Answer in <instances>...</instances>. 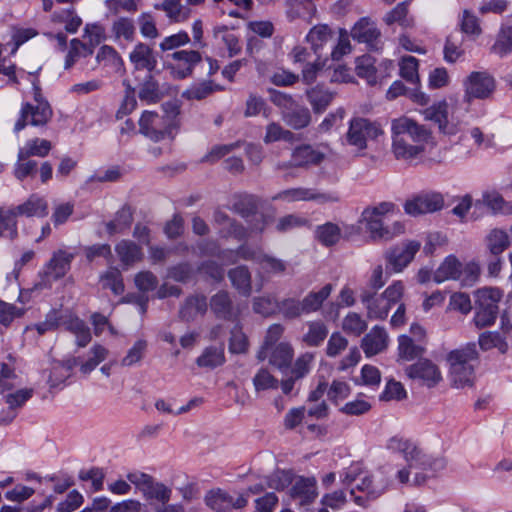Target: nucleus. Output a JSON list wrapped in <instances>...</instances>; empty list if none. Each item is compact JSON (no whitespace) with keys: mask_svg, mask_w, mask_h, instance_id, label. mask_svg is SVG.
I'll use <instances>...</instances> for the list:
<instances>
[{"mask_svg":"<svg viewBox=\"0 0 512 512\" xmlns=\"http://www.w3.org/2000/svg\"><path fill=\"white\" fill-rule=\"evenodd\" d=\"M388 341L389 337L385 328L376 325L363 337L361 348L367 357H371L384 351L388 346Z\"/></svg>","mask_w":512,"mask_h":512,"instance_id":"obj_23","label":"nucleus"},{"mask_svg":"<svg viewBox=\"0 0 512 512\" xmlns=\"http://www.w3.org/2000/svg\"><path fill=\"white\" fill-rule=\"evenodd\" d=\"M444 206V199L440 193L437 192H424L416 195L410 200H407L404 205L405 212L409 215H420L432 213L442 209Z\"/></svg>","mask_w":512,"mask_h":512,"instance_id":"obj_16","label":"nucleus"},{"mask_svg":"<svg viewBox=\"0 0 512 512\" xmlns=\"http://www.w3.org/2000/svg\"><path fill=\"white\" fill-rule=\"evenodd\" d=\"M268 358L269 364L278 368L280 371L290 367L294 350L289 343L281 342L277 345L269 347L263 354Z\"/></svg>","mask_w":512,"mask_h":512,"instance_id":"obj_26","label":"nucleus"},{"mask_svg":"<svg viewBox=\"0 0 512 512\" xmlns=\"http://www.w3.org/2000/svg\"><path fill=\"white\" fill-rule=\"evenodd\" d=\"M478 359L476 344L453 350L448 354L452 383L456 388L471 386L474 381V363Z\"/></svg>","mask_w":512,"mask_h":512,"instance_id":"obj_3","label":"nucleus"},{"mask_svg":"<svg viewBox=\"0 0 512 512\" xmlns=\"http://www.w3.org/2000/svg\"><path fill=\"white\" fill-rule=\"evenodd\" d=\"M315 238L326 247L336 245L341 238V229L335 223L326 222L316 227Z\"/></svg>","mask_w":512,"mask_h":512,"instance_id":"obj_40","label":"nucleus"},{"mask_svg":"<svg viewBox=\"0 0 512 512\" xmlns=\"http://www.w3.org/2000/svg\"><path fill=\"white\" fill-rule=\"evenodd\" d=\"M332 290V285L326 284L317 292H309L302 300H300L303 315H308L320 310L324 301L330 296Z\"/></svg>","mask_w":512,"mask_h":512,"instance_id":"obj_29","label":"nucleus"},{"mask_svg":"<svg viewBox=\"0 0 512 512\" xmlns=\"http://www.w3.org/2000/svg\"><path fill=\"white\" fill-rule=\"evenodd\" d=\"M205 503L215 512H228L231 496L221 489H213L206 494Z\"/></svg>","mask_w":512,"mask_h":512,"instance_id":"obj_45","label":"nucleus"},{"mask_svg":"<svg viewBox=\"0 0 512 512\" xmlns=\"http://www.w3.org/2000/svg\"><path fill=\"white\" fill-rule=\"evenodd\" d=\"M398 343L399 356L406 361L413 360L414 358L421 356L424 352V348L415 344L409 336H400L398 338Z\"/></svg>","mask_w":512,"mask_h":512,"instance_id":"obj_53","label":"nucleus"},{"mask_svg":"<svg viewBox=\"0 0 512 512\" xmlns=\"http://www.w3.org/2000/svg\"><path fill=\"white\" fill-rule=\"evenodd\" d=\"M219 235L224 239L234 238L238 241H244L247 240L249 233L243 224L233 219L227 226L220 227Z\"/></svg>","mask_w":512,"mask_h":512,"instance_id":"obj_62","label":"nucleus"},{"mask_svg":"<svg viewBox=\"0 0 512 512\" xmlns=\"http://www.w3.org/2000/svg\"><path fill=\"white\" fill-rule=\"evenodd\" d=\"M75 254L59 249L52 254L51 259L44 266L42 277L45 284H50L63 278L70 270Z\"/></svg>","mask_w":512,"mask_h":512,"instance_id":"obj_15","label":"nucleus"},{"mask_svg":"<svg viewBox=\"0 0 512 512\" xmlns=\"http://www.w3.org/2000/svg\"><path fill=\"white\" fill-rule=\"evenodd\" d=\"M277 313L289 320L300 318L303 315L300 300L288 297L278 301Z\"/></svg>","mask_w":512,"mask_h":512,"instance_id":"obj_57","label":"nucleus"},{"mask_svg":"<svg viewBox=\"0 0 512 512\" xmlns=\"http://www.w3.org/2000/svg\"><path fill=\"white\" fill-rule=\"evenodd\" d=\"M388 448L401 453L409 468L426 470L432 466L430 458L410 440L393 437L388 442Z\"/></svg>","mask_w":512,"mask_h":512,"instance_id":"obj_12","label":"nucleus"},{"mask_svg":"<svg viewBox=\"0 0 512 512\" xmlns=\"http://www.w3.org/2000/svg\"><path fill=\"white\" fill-rule=\"evenodd\" d=\"M139 98L147 103H156L160 99L158 82L149 73L139 88Z\"/></svg>","mask_w":512,"mask_h":512,"instance_id":"obj_52","label":"nucleus"},{"mask_svg":"<svg viewBox=\"0 0 512 512\" xmlns=\"http://www.w3.org/2000/svg\"><path fill=\"white\" fill-rule=\"evenodd\" d=\"M342 329L346 333L360 336L367 329V323L358 313L350 312L343 319Z\"/></svg>","mask_w":512,"mask_h":512,"instance_id":"obj_60","label":"nucleus"},{"mask_svg":"<svg viewBox=\"0 0 512 512\" xmlns=\"http://www.w3.org/2000/svg\"><path fill=\"white\" fill-rule=\"evenodd\" d=\"M96 66L102 65L108 68L110 72L116 74H123L125 72L124 61L117 50L109 45L100 47L96 54Z\"/></svg>","mask_w":512,"mask_h":512,"instance_id":"obj_27","label":"nucleus"},{"mask_svg":"<svg viewBox=\"0 0 512 512\" xmlns=\"http://www.w3.org/2000/svg\"><path fill=\"white\" fill-rule=\"evenodd\" d=\"M312 50L321 59L323 50L334 42V33L328 25L320 24L312 27L306 36Z\"/></svg>","mask_w":512,"mask_h":512,"instance_id":"obj_24","label":"nucleus"},{"mask_svg":"<svg viewBox=\"0 0 512 512\" xmlns=\"http://www.w3.org/2000/svg\"><path fill=\"white\" fill-rule=\"evenodd\" d=\"M482 202L491 211L496 213L512 214V202H505L498 192H486L483 194Z\"/></svg>","mask_w":512,"mask_h":512,"instance_id":"obj_48","label":"nucleus"},{"mask_svg":"<svg viewBox=\"0 0 512 512\" xmlns=\"http://www.w3.org/2000/svg\"><path fill=\"white\" fill-rule=\"evenodd\" d=\"M17 237V221L12 208H0V238L9 239L12 241Z\"/></svg>","mask_w":512,"mask_h":512,"instance_id":"obj_43","label":"nucleus"},{"mask_svg":"<svg viewBox=\"0 0 512 512\" xmlns=\"http://www.w3.org/2000/svg\"><path fill=\"white\" fill-rule=\"evenodd\" d=\"M172 62L168 64L173 78L185 79L192 75L194 68L202 61V56L197 50H176L167 55Z\"/></svg>","mask_w":512,"mask_h":512,"instance_id":"obj_10","label":"nucleus"},{"mask_svg":"<svg viewBox=\"0 0 512 512\" xmlns=\"http://www.w3.org/2000/svg\"><path fill=\"white\" fill-rule=\"evenodd\" d=\"M281 117L287 126L295 130L306 128L311 122L309 109L297 103L286 110H282Z\"/></svg>","mask_w":512,"mask_h":512,"instance_id":"obj_28","label":"nucleus"},{"mask_svg":"<svg viewBox=\"0 0 512 512\" xmlns=\"http://www.w3.org/2000/svg\"><path fill=\"white\" fill-rule=\"evenodd\" d=\"M324 154L314 149L309 144H301L295 147L289 161H280L276 164L277 170H289L291 168H308L320 164Z\"/></svg>","mask_w":512,"mask_h":512,"instance_id":"obj_13","label":"nucleus"},{"mask_svg":"<svg viewBox=\"0 0 512 512\" xmlns=\"http://www.w3.org/2000/svg\"><path fill=\"white\" fill-rule=\"evenodd\" d=\"M315 486V478L299 477L291 487L290 494L294 498H302L303 502H310L316 497Z\"/></svg>","mask_w":512,"mask_h":512,"instance_id":"obj_42","label":"nucleus"},{"mask_svg":"<svg viewBox=\"0 0 512 512\" xmlns=\"http://www.w3.org/2000/svg\"><path fill=\"white\" fill-rule=\"evenodd\" d=\"M78 359L71 358L63 363H58L52 369V372L49 376V383L52 387H56L60 383L64 382L66 378H68L71 374L72 369L77 365Z\"/></svg>","mask_w":512,"mask_h":512,"instance_id":"obj_51","label":"nucleus"},{"mask_svg":"<svg viewBox=\"0 0 512 512\" xmlns=\"http://www.w3.org/2000/svg\"><path fill=\"white\" fill-rule=\"evenodd\" d=\"M491 52L503 58L512 52V26H502Z\"/></svg>","mask_w":512,"mask_h":512,"instance_id":"obj_44","label":"nucleus"},{"mask_svg":"<svg viewBox=\"0 0 512 512\" xmlns=\"http://www.w3.org/2000/svg\"><path fill=\"white\" fill-rule=\"evenodd\" d=\"M115 251L118 254L121 262L126 266L140 261L143 257L141 247L130 240L120 241L116 245Z\"/></svg>","mask_w":512,"mask_h":512,"instance_id":"obj_37","label":"nucleus"},{"mask_svg":"<svg viewBox=\"0 0 512 512\" xmlns=\"http://www.w3.org/2000/svg\"><path fill=\"white\" fill-rule=\"evenodd\" d=\"M210 308L215 316L226 321H236L239 309L234 306L227 291H218L210 299Z\"/></svg>","mask_w":512,"mask_h":512,"instance_id":"obj_20","label":"nucleus"},{"mask_svg":"<svg viewBox=\"0 0 512 512\" xmlns=\"http://www.w3.org/2000/svg\"><path fill=\"white\" fill-rule=\"evenodd\" d=\"M461 276V262L455 256H448L434 272L433 279L436 283L447 280H458Z\"/></svg>","mask_w":512,"mask_h":512,"instance_id":"obj_33","label":"nucleus"},{"mask_svg":"<svg viewBox=\"0 0 512 512\" xmlns=\"http://www.w3.org/2000/svg\"><path fill=\"white\" fill-rule=\"evenodd\" d=\"M383 133L379 124L366 118L356 117L350 120L346 141L358 150L367 148V141L376 139Z\"/></svg>","mask_w":512,"mask_h":512,"instance_id":"obj_8","label":"nucleus"},{"mask_svg":"<svg viewBox=\"0 0 512 512\" xmlns=\"http://www.w3.org/2000/svg\"><path fill=\"white\" fill-rule=\"evenodd\" d=\"M329 333L327 325L321 320L307 322V332L302 341L309 347H319Z\"/></svg>","mask_w":512,"mask_h":512,"instance_id":"obj_34","label":"nucleus"},{"mask_svg":"<svg viewBox=\"0 0 512 512\" xmlns=\"http://www.w3.org/2000/svg\"><path fill=\"white\" fill-rule=\"evenodd\" d=\"M350 35L358 43H364L370 51L383 48L382 33L376 23L367 17L359 19L352 27Z\"/></svg>","mask_w":512,"mask_h":512,"instance_id":"obj_11","label":"nucleus"},{"mask_svg":"<svg viewBox=\"0 0 512 512\" xmlns=\"http://www.w3.org/2000/svg\"><path fill=\"white\" fill-rule=\"evenodd\" d=\"M420 248L421 243L416 240L404 241L389 248L384 254L386 272H402L412 262Z\"/></svg>","mask_w":512,"mask_h":512,"instance_id":"obj_7","label":"nucleus"},{"mask_svg":"<svg viewBox=\"0 0 512 512\" xmlns=\"http://www.w3.org/2000/svg\"><path fill=\"white\" fill-rule=\"evenodd\" d=\"M403 292L404 285L402 282L395 281L380 295L370 289H362L360 300L367 310L368 318L384 320L392 306L400 302Z\"/></svg>","mask_w":512,"mask_h":512,"instance_id":"obj_2","label":"nucleus"},{"mask_svg":"<svg viewBox=\"0 0 512 512\" xmlns=\"http://www.w3.org/2000/svg\"><path fill=\"white\" fill-rule=\"evenodd\" d=\"M177 123L168 115H159L153 111H144L139 119V132L153 142L173 139Z\"/></svg>","mask_w":512,"mask_h":512,"instance_id":"obj_6","label":"nucleus"},{"mask_svg":"<svg viewBox=\"0 0 512 512\" xmlns=\"http://www.w3.org/2000/svg\"><path fill=\"white\" fill-rule=\"evenodd\" d=\"M32 86L36 104L25 103L22 105L19 118L14 125L16 133L23 130L27 125L43 127L53 117V110L49 102L42 95L38 81H33Z\"/></svg>","mask_w":512,"mask_h":512,"instance_id":"obj_4","label":"nucleus"},{"mask_svg":"<svg viewBox=\"0 0 512 512\" xmlns=\"http://www.w3.org/2000/svg\"><path fill=\"white\" fill-rule=\"evenodd\" d=\"M232 286L243 296L248 297L252 292L251 273L247 266L240 265L228 271Z\"/></svg>","mask_w":512,"mask_h":512,"instance_id":"obj_30","label":"nucleus"},{"mask_svg":"<svg viewBox=\"0 0 512 512\" xmlns=\"http://www.w3.org/2000/svg\"><path fill=\"white\" fill-rule=\"evenodd\" d=\"M418 60L413 56H403L399 62L400 75L407 82L416 84L419 82Z\"/></svg>","mask_w":512,"mask_h":512,"instance_id":"obj_56","label":"nucleus"},{"mask_svg":"<svg viewBox=\"0 0 512 512\" xmlns=\"http://www.w3.org/2000/svg\"><path fill=\"white\" fill-rule=\"evenodd\" d=\"M464 101L470 103L473 99H487L496 88L494 77L486 71L471 72L463 81Z\"/></svg>","mask_w":512,"mask_h":512,"instance_id":"obj_9","label":"nucleus"},{"mask_svg":"<svg viewBox=\"0 0 512 512\" xmlns=\"http://www.w3.org/2000/svg\"><path fill=\"white\" fill-rule=\"evenodd\" d=\"M278 300L271 295L255 297L252 302L253 311L264 317L277 313Z\"/></svg>","mask_w":512,"mask_h":512,"instance_id":"obj_54","label":"nucleus"},{"mask_svg":"<svg viewBox=\"0 0 512 512\" xmlns=\"http://www.w3.org/2000/svg\"><path fill=\"white\" fill-rule=\"evenodd\" d=\"M61 316L56 310H51L45 317L43 322L37 323L33 326H27L26 331L34 328L40 336L44 335L48 331L56 330L60 326Z\"/></svg>","mask_w":512,"mask_h":512,"instance_id":"obj_64","label":"nucleus"},{"mask_svg":"<svg viewBox=\"0 0 512 512\" xmlns=\"http://www.w3.org/2000/svg\"><path fill=\"white\" fill-rule=\"evenodd\" d=\"M128 58L136 71L152 73L158 65L157 53L152 46L144 42L136 43Z\"/></svg>","mask_w":512,"mask_h":512,"instance_id":"obj_18","label":"nucleus"},{"mask_svg":"<svg viewBox=\"0 0 512 512\" xmlns=\"http://www.w3.org/2000/svg\"><path fill=\"white\" fill-rule=\"evenodd\" d=\"M15 216L39 217L43 218L48 215V202L38 194H32L28 199L14 208H12Z\"/></svg>","mask_w":512,"mask_h":512,"instance_id":"obj_25","label":"nucleus"},{"mask_svg":"<svg viewBox=\"0 0 512 512\" xmlns=\"http://www.w3.org/2000/svg\"><path fill=\"white\" fill-rule=\"evenodd\" d=\"M391 151L397 160L409 161L425 151L431 132L411 118L400 117L391 124Z\"/></svg>","mask_w":512,"mask_h":512,"instance_id":"obj_1","label":"nucleus"},{"mask_svg":"<svg viewBox=\"0 0 512 512\" xmlns=\"http://www.w3.org/2000/svg\"><path fill=\"white\" fill-rule=\"evenodd\" d=\"M424 117L436 123L439 131L445 135H455L458 132V126L448 121V105L445 101L427 108Z\"/></svg>","mask_w":512,"mask_h":512,"instance_id":"obj_22","label":"nucleus"},{"mask_svg":"<svg viewBox=\"0 0 512 512\" xmlns=\"http://www.w3.org/2000/svg\"><path fill=\"white\" fill-rule=\"evenodd\" d=\"M101 281L104 288H109L115 295L124 292V284L121 272L117 268L108 269L102 276Z\"/></svg>","mask_w":512,"mask_h":512,"instance_id":"obj_58","label":"nucleus"},{"mask_svg":"<svg viewBox=\"0 0 512 512\" xmlns=\"http://www.w3.org/2000/svg\"><path fill=\"white\" fill-rule=\"evenodd\" d=\"M142 493L147 500H157L166 504L171 498L172 491L165 484L152 479Z\"/></svg>","mask_w":512,"mask_h":512,"instance_id":"obj_49","label":"nucleus"},{"mask_svg":"<svg viewBox=\"0 0 512 512\" xmlns=\"http://www.w3.org/2000/svg\"><path fill=\"white\" fill-rule=\"evenodd\" d=\"M286 141L289 143L294 142L295 134L290 130L284 129L279 123L271 122L266 126V132L263 137L265 144H270L277 141Z\"/></svg>","mask_w":512,"mask_h":512,"instance_id":"obj_47","label":"nucleus"},{"mask_svg":"<svg viewBox=\"0 0 512 512\" xmlns=\"http://www.w3.org/2000/svg\"><path fill=\"white\" fill-rule=\"evenodd\" d=\"M475 297V325L478 328L493 325L499 313L498 303L502 298V292L498 288L485 287L478 289Z\"/></svg>","mask_w":512,"mask_h":512,"instance_id":"obj_5","label":"nucleus"},{"mask_svg":"<svg viewBox=\"0 0 512 512\" xmlns=\"http://www.w3.org/2000/svg\"><path fill=\"white\" fill-rule=\"evenodd\" d=\"M362 221L365 222L366 229L373 240H390L395 235L403 232L404 226L400 222H395L393 227L383 225V219L375 214H366V209L362 212Z\"/></svg>","mask_w":512,"mask_h":512,"instance_id":"obj_19","label":"nucleus"},{"mask_svg":"<svg viewBox=\"0 0 512 512\" xmlns=\"http://www.w3.org/2000/svg\"><path fill=\"white\" fill-rule=\"evenodd\" d=\"M485 243L492 256H500L510 246V236L506 231L494 228L485 237Z\"/></svg>","mask_w":512,"mask_h":512,"instance_id":"obj_36","label":"nucleus"},{"mask_svg":"<svg viewBox=\"0 0 512 512\" xmlns=\"http://www.w3.org/2000/svg\"><path fill=\"white\" fill-rule=\"evenodd\" d=\"M60 316V325L64 326L65 330L75 336L77 346L86 347L92 339L90 328L87 324L72 313L60 314Z\"/></svg>","mask_w":512,"mask_h":512,"instance_id":"obj_21","label":"nucleus"},{"mask_svg":"<svg viewBox=\"0 0 512 512\" xmlns=\"http://www.w3.org/2000/svg\"><path fill=\"white\" fill-rule=\"evenodd\" d=\"M387 25L398 23L402 27H410L412 20L408 17V7L406 3L397 4L391 11L386 13L383 18Z\"/></svg>","mask_w":512,"mask_h":512,"instance_id":"obj_55","label":"nucleus"},{"mask_svg":"<svg viewBox=\"0 0 512 512\" xmlns=\"http://www.w3.org/2000/svg\"><path fill=\"white\" fill-rule=\"evenodd\" d=\"M248 339L242 331V326L237 323L231 330L229 351L234 354L245 353L248 350Z\"/></svg>","mask_w":512,"mask_h":512,"instance_id":"obj_59","label":"nucleus"},{"mask_svg":"<svg viewBox=\"0 0 512 512\" xmlns=\"http://www.w3.org/2000/svg\"><path fill=\"white\" fill-rule=\"evenodd\" d=\"M274 200H285L289 202L294 201H315L320 204L335 203L340 201V196L337 192H318L311 188H290L279 192L273 198Z\"/></svg>","mask_w":512,"mask_h":512,"instance_id":"obj_14","label":"nucleus"},{"mask_svg":"<svg viewBox=\"0 0 512 512\" xmlns=\"http://www.w3.org/2000/svg\"><path fill=\"white\" fill-rule=\"evenodd\" d=\"M406 374L413 380H418L422 385L429 388L436 386L441 380L442 375L432 361L421 359L406 368Z\"/></svg>","mask_w":512,"mask_h":512,"instance_id":"obj_17","label":"nucleus"},{"mask_svg":"<svg viewBox=\"0 0 512 512\" xmlns=\"http://www.w3.org/2000/svg\"><path fill=\"white\" fill-rule=\"evenodd\" d=\"M53 20L65 23V30L69 33H75L82 24V19L73 9H63L61 12L53 14Z\"/></svg>","mask_w":512,"mask_h":512,"instance_id":"obj_61","label":"nucleus"},{"mask_svg":"<svg viewBox=\"0 0 512 512\" xmlns=\"http://www.w3.org/2000/svg\"><path fill=\"white\" fill-rule=\"evenodd\" d=\"M306 95L315 113L324 112L334 98V94L322 85L308 89Z\"/></svg>","mask_w":512,"mask_h":512,"instance_id":"obj_31","label":"nucleus"},{"mask_svg":"<svg viewBox=\"0 0 512 512\" xmlns=\"http://www.w3.org/2000/svg\"><path fill=\"white\" fill-rule=\"evenodd\" d=\"M51 148V142L46 139H31L19 149L17 158L19 160H26L31 156L45 157L49 154Z\"/></svg>","mask_w":512,"mask_h":512,"instance_id":"obj_35","label":"nucleus"},{"mask_svg":"<svg viewBox=\"0 0 512 512\" xmlns=\"http://www.w3.org/2000/svg\"><path fill=\"white\" fill-rule=\"evenodd\" d=\"M225 362L224 348L222 346H210L205 348L202 354L196 359L199 367L213 369Z\"/></svg>","mask_w":512,"mask_h":512,"instance_id":"obj_41","label":"nucleus"},{"mask_svg":"<svg viewBox=\"0 0 512 512\" xmlns=\"http://www.w3.org/2000/svg\"><path fill=\"white\" fill-rule=\"evenodd\" d=\"M259 199L254 195H243L233 204V210L245 220L258 211Z\"/></svg>","mask_w":512,"mask_h":512,"instance_id":"obj_46","label":"nucleus"},{"mask_svg":"<svg viewBox=\"0 0 512 512\" xmlns=\"http://www.w3.org/2000/svg\"><path fill=\"white\" fill-rule=\"evenodd\" d=\"M355 72L359 77L366 79L368 84L377 83L378 69L375 67V59L372 56L365 54L356 58Z\"/></svg>","mask_w":512,"mask_h":512,"instance_id":"obj_39","label":"nucleus"},{"mask_svg":"<svg viewBox=\"0 0 512 512\" xmlns=\"http://www.w3.org/2000/svg\"><path fill=\"white\" fill-rule=\"evenodd\" d=\"M90 352L92 356L80 367L81 372L84 374L92 372L108 355V350L100 344H95Z\"/></svg>","mask_w":512,"mask_h":512,"instance_id":"obj_63","label":"nucleus"},{"mask_svg":"<svg viewBox=\"0 0 512 512\" xmlns=\"http://www.w3.org/2000/svg\"><path fill=\"white\" fill-rule=\"evenodd\" d=\"M111 34L115 42H132L136 35L134 21L128 17H119L111 25Z\"/></svg>","mask_w":512,"mask_h":512,"instance_id":"obj_32","label":"nucleus"},{"mask_svg":"<svg viewBox=\"0 0 512 512\" xmlns=\"http://www.w3.org/2000/svg\"><path fill=\"white\" fill-rule=\"evenodd\" d=\"M479 345L483 350H490L492 348L498 349L502 354L508 350V343L505 338L498 332H484L479 337Z\"/></svg>","mask_w":512,"mask_h":512,"instance_id":"obj_50","label":"nucleus"},{"mask_svg":"<svg viewBox=\"0 0 512 512\" xmlns=\"http://www.w3.org/2000/svg\"><path fill=\"white\" fill-rule=\"evenodd\" d=\"M207 310L205 296H192L186 299L180 308L179 315L185 321L193 320L198 314H204Z\"/></svg>","mask_w":512,"mask_h":512,"instance_id":"obj_38","label":"nucleus"}]
</instances>
